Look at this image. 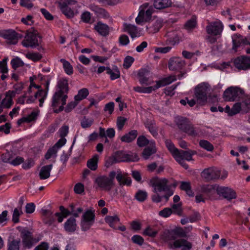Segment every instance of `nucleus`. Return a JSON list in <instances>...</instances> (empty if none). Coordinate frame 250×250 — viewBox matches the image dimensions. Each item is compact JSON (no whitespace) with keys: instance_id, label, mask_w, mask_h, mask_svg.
Segmentation results:
<instances>
[{"instance_id":"nucleus-63","label":"nucleus","mask_w":250,"mask_h":250,"mask_svg":"<svg viewBox=\"0 0 250 250\" xmlns=\"http://www.w3.org/2000/svg\"><path fill=\"white\" fill-rule=\"evenodd\" d=\"M74 190L77 194H81L84 191V186L82 183H77L74 186Z\"/></svg>"},{"instance_id":"nucleus-59","label":"nucleus","mask_w":250,"mask_h":250,"mask_svg":"<svg viewBox=\"0 0 250 250\" xmlns=\"http://www.w3.org/2000/svg\"><path fill=\"white\" fill-rule=\"evenodd\" d=\"M243 98V101L242 102L241 104L243 106L244 105L247 107V109L245 111V112H247L248 111V109L250 108V96H246L245 97H241Z\"/></svg>"},{"instance_id":"nucleus-32","label":"nucleus","mask_w":250,"mask_h":250,"mask_svg":"<svg viewBox=\"0 0 250 250\" xmlns=\"http://www.w3.org/2000/svg\"><path fill=\"white\" fill-rule=\"evenodd\" d=\"M176 78L175 75H170L167 77L157 81L159 87L165 86L167 84H170L173 82L176 81Z\"/></svg>"},{"instance_id":"nucleus-8","label":"nucleus","mask_w":250,"mask_h":250,"mask_svg":"<svg viewBox=\"0 0 250 250\" xmlns=\"http://www.w3.org/2000/svg\"><path fill=\"white\" fill-rule=\"evenodd\" d=\"M20 231L21 232V237L22 239L23 247L24 248L31 249L34 244L40 240L39 239L34 238L32 232L26 228L20 230Z\"/></svg>"},{"instance_id":"nucleus-40","label":"nucleus","mask_w":250,"mask_h":250,"mask_svg":"<svg viewBox=\"0 0 250 250\" xmlns=\"http://www.w3.org/2000/svg\"><path fill=\"white\" fill-rule=\"evenodd\" d=\"M105 221L111 227L114 228V225L119 222L120 219L117 215L107 216L105 218Z\"/></svg>"},{"instance_id":"nucleus-50","label":"nucleus","mask_w":250,"mask_h":250,"mask_svg":"<svg viewBox=\"0 0 250 250\" xmlns=\"http://www.w3.org/2000/svg\"><path fill=\"white\" fill-rule=\"evenodd\" d=\"M171 208L172 210V213L178 215V216H182V209L181 208V205L180 203L173 204Z\"/></svg>"},{"instance_id":"nucleus-7","label":"nucleus","mask_w":250,"mask_h":250,"mask_svg":"<svg viewBox=\"0 0 250 250\" xmlns=\"http://www.w3.org/2000/svg\"><path fill=\"white\" fill-rule=\"evenodd\" d=\"M67 95L55 93L52 100V107L56 113H58L64 109L63 105L66 104Z\"/></svg>"},{"instance_id":"nucleus-23","label":"nucleus","mask_w":250,"mask_h":250,"mask_svg":"<svg viewBox=\"0 0 250 250\" xmlns=\"http://www.w3.org/2000/svg\"><path fill=\"white\" fill-rule=\"evenodd\" d=\"M42 214L44 216V222L48 225H52L55 220V214L49 209H42Z\"/></svg>"},{"instance_id":"nucleus-26","label":"nucleus","mask_w":250,"mask_h":250,"mask_svg":"<svg viewBox=\"0 0 250 250\" xmlns=\"http://www.w3.org/2000/svg\"><path fill=\"white\" fill-rule=\"evenodd\" d=\"M196 151L191 150H189L188 151L179 150L175 157H180V158L183 159V160H186L189 161L192 160V155L196 154Z\"/></svg>"},{"instance_id":"nucleus-62","label":"nucleus","mask_w":250,"mask_h":250,"mask_svg":"<svg viewBox=\"0 0 250 250\" xmlns=\"http://www.w3.org/2000/svg\"><path fill=\"white\" fill-rule=\"evenodd\" d=\"M21 213L17 208H15L13 211L12 215V221L14 223H17L19 222V216Z\"/></svg>"},{"instance_id":"nucleus-45","label":"nucleus","mask_w":250,"mask_h":250,"mask_svg":"<svg viewBox=\"0 0 250 250\" xmlns=\"http://www.w3.org/2000/svg\"><path fill=\"white\" fill-rule=\"evenodd\" d=\"M135 21L138 24H141L142 22L146 21L145 10L144 8H142L140 10L138 17L135 19Z\"/></svg>"},{"instance_id":"nucleus-27","label":"nucleus","mask_w":250,"mask_h":250,"mask_svg":"<svg viewBox=\"0 0 250 250\" xmlns=\"http://www.w3.org/2000/svg\"><path fill=\"white\" fill-rule=\"evenodd\" d=\"M52 164L46 165L42 167L40 171L39 176L42 180H44L48 178L50 175V171L52 168Z\"/></svg>"},{"instance_id":"nucleus-16","label":"nucleus","mask_w":250,"mask_h":250,"mask_svg":"<svg viewBox=\"0 0 250 250\" xmlns=\"http://www.w3.org/2000/svg\"><path fill=\"white\" fill-rule=\"evenodd\" d=\"M232 40L233 44L232 49L235 52L237 51V48L239 47L250 44V42L246 37H244L240 34H236L234 35L232 37Z\"/></svg>"},{"instance_id":"nucleus-2","label":"nucleus","mask_w":250,"mask_h":250,"mask_svg":"<svg viewBox=\"0 0 250 250\" xmlns=\"http://www.w3.org/2000/svg\"><path fill=\"white\" fill-rule=\"evenodd\" d=\"M139 160L138 155L135 153H126L124 151H117L109 157L106 161L107 167L114 164L121 162L137 161Z\"/></svg>"},{"instance_id":"nucleus-43","label":"nucleus","mask_w":250,"mask_h":250,"mask_svg":"<svg viewBox=\"0 0 250 250\" xmlns=\"http://www.w3.org/2000/svg\"><path fill=\"white\" fill-rule=\"evenodd\" d=\"M61 61L63 63L65 72L68 75L72 74L73 73V69L70 63L64 59H61Z\"/></svg>"},{"instance_id":"nucleus-25","label":"nucleus","mask_w":250,"mask_h":250,"mask_svg":"<svg viewBox=\"0 0 250 250\" xmlns=\"http://www.w3.org/2000/svg\"><path fill=\"white\" fill-rule=\"evenodd\" d=\"M64 229L68 232H74L77 228L76 219L73 217H70L64 225Z\"/></svg>"},{"instance_id":"nucleus-30","label":"nucleus","mask_w":250,"mask_h":250,"mask_svg":"<svg viewBox=\"0 0 250 250\" xmlns=\"http://www.w3.org/2000/svg\"><path fill=\"white\" fill-rule=\"evenodd\" d=\"M149 74V71L146 68L139 70L138 73V76L139 77V82L142 84L146 83L148 80V76Z\"/></svg>"},{"instance_id":"nucleus-31","label":"nucleus","mask_w":250,"mask_h":250,"mask_svg":"<svg viewBox=\"0 0 250 250\" xmlns=\"http://www.w3.org/2000/svg\"><path fill=\"white\" fill-rule=\"evenodd\" d=\"M171 2L170 0H154V7L158 9L166 8L170 6Z\"/></svg>"},{"instance_id":"nucleus-19","label":"nucleus","mask_w":250,"mask_h":250,"mask_svg":"<svg viewBox=\"0 0 250 250\" xmlns=\"http://www.w3.org/2000/svg\"><path fill=\"white\" fill-rule=\"evenodd\" d=\"M124 30L125 32H127V33L133 39L136 37H139L141 36V33L138 30V28L134 25L124 23Z\"/></svg>"},{"instance_id":"nucleus-1","label":"nucleus","mask_w":250,"mask_h":250,"mask_svg":"<svg viewBox=\"0 0 250 250\" xmlns=\"http://www.w3.org/2000/svg\"><path fill=\"white\" fill-rule=\"evenodd\" d=\"M185 234L183 230L180 229H166L161 234V239L167 243L171 249H177L183 247L184 249L190 250L192 248L191 243L183 238H178Z\"/></svg>"},{"instance_id":"nucleus-5","label":"nucleus","mask_w":250,"mask_h":250,"mask_svg":"<svg viewBox=\"0 0 250 250\" xmlns=\"http://www.w3.org/2000/svg\"><path fill=\"white\" fill-rule=\"evenodd\" d=\"M41 41V36L38 35V32L34 28L28 31L22 42L23 46L26 47L35 48L39 46Z\"/></svg>"},{"instance_id":"nucleus-10","label":"nucleus","mask_w":250,"mask_h":250,"mask_svg":"<svg viewBox=\"0 0 250 250\" xmlns=\"http://www.w3.org/2000/svg\"><path fill=\"white\" fill-rule=\"evenodd\" d=\"M95 214L94 211L87 210L83 215L81 227L83 231H85L89 229L94 222Z\"/></svg>"},{"instance_id":"nucleus-24","label":"nucleus","mask_w":250,"mask_h":250,"mask_svg":"<svg viewBox=\"0 0 250 250\" xmlns=\"http://www.w3.org/2000/svg\"><path fill=\"white\" fill-rule=\"evenodd\" d=\"M58 87L59 88L55 93L62 95L67 94L69 88L67 80L66 79L60 80L58 83Z\"/></svg>"},{"instance_id":"nucleus-3","label":"nucleus","mask_w":250,"mask_h":250,"mask_svg":"<svg viewBox=\"0 0 250 250\" xmlns=\"http://www.w3.org/2000/svg\"><path fill=\"white\" fill-rule=\"evenodd\" d=\"M175 122L178 128L188 136L193 137L198 136V129L195 127L187 118L181 116L176 117L175 119Z\"/></svg>"},{"instance_id":"nucleus-52","label":"nucleus","mask_w":250,"mask_h":250,"mask_svg":"<svg viewBox=\"0 0 250 250\" xmlns=\"http://www.w3.org/2000/svg\"><path fill=\"white\" fill-rule=\"evenodd\" d=\"M58 149L55 146H53L52 147L49 148L46 153L45 155V158L46 159L48 160L51 158V156H53V155H55V156H56V154L57 152Z\"/></svg>"},{"instance_id":"nucleus-28","label":"nucleus","mask_w":250,"mask_h":250,"mask_svg":"<svg viewBox=\"0 0 250 250\" xmlns=\"http://www.w3.org/2000/svg\"><path fill=\"white\" fill-rule=\"evenodd\" d=\"M116 178L120 186H122L123 185L130 186L131 184V178L126 177V174H122L120 173L117 175Z\"/></svg>"},{"instance_id":"nucleus-51","label":"nucleus","mask_w":250,"mask_h":250,"mask_svg":"<svg viewBox=\"0 0 250 250\" xmlns=\"http://www.w3.org/2000/svg\"><path fill=\"white\" fill-rule=\"evenodd\" d=\"M242 107L243 106L242 105L241 103H235L231 108V113H230V116H233L239 113L241 110L242 109Z\"/></svg>"},{"instance_id":"nucleus-6","label":"nucleus","mask_w":250,"mask_h":250,"mask_svg":"<svg viewBox=\"0 0 250 250\" xmlns=\"http://www.w3.org/2000/svg\"><path fill=\"white\" fill-rule=\"evenodd\" d=\"M209 90V85L203 83L198 85L195 88V97L198 104L204 105L207 101V95Z\"/></svg>"},{"instance_id":"nucleus-34","label":"nucleus","mask_w":250,"mask_h":250,"mask_svg":"<svg viewBox=\"0 0 250 250\" xmlns=\"http://www.w3.org/2000/svg\"><path fill=\"white\" fill-rule=\"evenodd\" d=\"M162 26V22L161 21L157 20L154 22L152 25L150 24L146 26V29L149 33H156L158 32Z\"/></svg>"},{"instance_id":"nucleus-49","label":"nucleus","mask_w":250,"mask_h":250,"mask_svg":"<svg viewBox=\"0 0 250 250\" xmlns=\"http://www.w3.org/2000/svg\"><path fill=\"white\" fill-rule=\"evenodd\" d=\"M26 57L34 62H37L40 60L42 56L39 53H28L26 55Z\"/></svg>"},{"instance_id":"nucleus-42","label":"nucleus","mask_w":250,"mask_h":250,"mask_svg":"<svg viewBox=\"0 0 250 250\" xmlns=\"http://www.w3.org/2000/svg\"><path fill=\"white\" fill-rule=\"evenodd\" d=\"M147 197V193L146 191L139 190L135 195V199L141 202H144Z\"/></svg>"},{"instance_id":"nucleus-37","label":"nucleus","mask_w":250,"mask_h":250,"mask_svg":"<svg viewBox=\"0 0 250 250\" xmlns=\"http://www.w3.org/2000/svg\"><path fill=\"white\" fill-rule=\"evenodd\" d=\"M98 161V156L95 155L92 158L88 160L87 166L92 170H95L97 168V163Z\"/></svg>"},{"instance_id":"nucleus-64","label":"nucleus","mask_w":250,"mask_h":250,"mask_svg":"<svg viewBox=\"0 0 250 250\" xmlns=\"http://www.w3.org/2000/svg\"><path fill=\"white\" fill-rule=\"evenodd\" d=\"M49 248L48 244L45 242H42L37 246L34 250H48Z\"/></svg>"},{"instance_id":"nucleus-41","label":"nucleus","mask_w":250,"mask_h":250,"mask_svg":"<svg viewBox=\"0 0 250 250\" xmlns=\"http://www.w3.org/2000/svg\"><path fill=\"white\" fill-rule=\"evenodd\" d=\"M61 11L62 13L68 18L73 17L74 16V12L70 7H69L66 3H63L61 7Z\"/></svg>"},{"instance_id":"nucleus-20","label":"nucleus","mask_w":250,"mask_h":250,"mask_svg":"<svg viewBox=\"0 0 250 250\" xmlns=\"http://www.w3.org/2000/svg\"><path fill=\"white\" fill-rule=\"evenodd\" d=\"M157 149L154 141H151L149 145L146 147L142 152V156L144 159H148L151 155L155 153Z\"/></svg>"},{"instance_id":"nucleus-48","label":"nucleus","mask_w":250,"mask_h":250,"mask_svg":"<svg viewBox=\"0 0 250 250\" xmlns=\"http://www.w3.org/2000/svg\"><path fill=\"white\" fill-rule=\"evenodd\" d=\"M150 143V141L144 136H140L137 138V144L140 147L144 146L148 144L149 145Z\"/></svg>"},{"instance_id":"nucleus-56","label":"nucleus","mask_w":250,"mask_h":250,"mask_svg":"<svg viewBox=\"0 0 250 250\" xmlns=\"http://www.w3.org/2000/svg\"><path fill=\"white\" fill-rule=\"evenodd\" d=\"M12 158V154L9 151H7L5 153H3L1 156V159L3 162L8 163L10 164L11 162Z\"/></svg>"},{"instance_id":"nucleus-47","label":"nucleus","mask_w":250,"mask_h":250,"mask_svg":"<svg viewBox=\"0 0 250 250\" xmlns=\"http://www.w3.org/2000/svg\"><path fill=\"white\" fill-rule=\"evenodd\" d=\"M158 231L150 227H147L143 232L144 235L148 236L153 238L155 237Z\"/></svg>"},{"instance_id":"nucleus-46","label":"nucleus","mask_w":250,"mask_h":250,"mask_svg":"<svg viewBox=\"0 0 250 250\" xmlns=\"http://www.w3.org/2000/svg\"><path fill=\"white\" fill-rule=\"evenodd\" d=\"M199 145L201 147L209 151H212L214 148L213 145L207 140H201Z\"/></svg>"},{"instance_id":"nucleus-14","label":"nucleus","mask_w":250,"mask_h":250,"mask_svg":"<svg viewBox=\"0 0 250 250\" xmlns=\"http://www.w3.org/2000/svg\"><path fill=\"white\" fill-rule=\"evenodd\" d=\"M217 193L219 196H222L223 198L228 201H231L232 199L236 198V193L232 188L225 187H220L218 185L217 188Z\"/></svg>"},{"instance_id":"nucleus-29","label":"nucleus","mask_w":250,"mask_h":250,"mask_svg":"<svg viewBox=\"0 0 250 250\" xmlns=\"http://www.w3.org/2000/svg\"><path fill=\"white\" fill-rule=\"evenodd\" d=\"M137 135V131L136 130H132L122 136L121 140L122 142L130 143L136 138Z\"/></svg>"},{"instance_id":"nucleus-60","label":"nucleus","mask_w":250,"mask_h":250,"mask_svg":"<svg viewBox=\"0 0 250 250\" xmlns=\"http://www.w3.org/2000/svg\"><path fill=\"white\" fill-rule=\"evenodd\" d=\"M38 115V111H33L27 117H25V118L27 119V123H30L32 121H35L37 119Z\"/></svg>"},{"instance_id":"nucleus-9","label":"nucleus","mask_w":250,"mask_h":250,"mask_svg":"<svg viewBox=\"0 0 250 250\" xmlns=\"http://www.w3.org/2000/svg\"><path fill=\"white\" fill-rule=\"evenodd\" d=\"M224 98L227 101H234L244 96V91L238 87H230L224 92Z\"/></svg>"},{"instance_id":"nucleus-57","label":"nucleus","mask_w":250,"mask_h":250,"mask_svg":"<svg viewBox=\"0 0 250 250\" xmlns=\"http://www.w3.org/2000/svg\"><path fill=\"white\" fill-rule=\"evenodd\" d=\"M134 61V59L131 56H127L124 60L123 66L125 68H128Z\"/></svg>"},{"instance_id":"nucleus-36","label":"nucleus","mask_w":250,"mask_h":250,"mask_svg":"<svg viewBox=\"0 0 250 250\" xmlns=\"http://www.w3.org/2000/svg\"><path fill=\"white\" fill-rule=\"evenodd\" d=\"M91 9L97 13L99 16L101 17V18L107 19L109 17V15L108 12L102 8H99L94 5L91 6Z\"/></svg>"},{"instance_id":"nucleus-35","label":"nucleus","mask_w":250,"mask_h":250,"mask_svg":"<svg viewBox=\"0 0 250 250\" xmlns=\"http://www.w3.org/2000/svg\"><path fill=\"white\" fill-rule=\"evenodd\" d=\"M89 94L88 90L86 88H83L79 90L78 94L75 96V101L79 102L82 100L85 99Z\"/></svg>"},{"instance_id":"nucleus-15","label":"nucleus","mask_w":250,"mask_h":250,"mask_svg":"<svg viewBox=\"0 0 250 250\" xmlns=\"http://www.w3.org/2000/svg\"><path fill=\"white\" fill-rule=\"evenodd\" d=\"M95 182L100 188L106 191H110L114 185V183H112L108 177L104 175L97 177Z\"/></svg>"},{"instance_id":"nucleus-55","label":"nucleus","mask_w":250,"mask_h":250,"mask_svg":"<svg viewBox=\"0 0 250 250\" xmlns=\"http://www.w3.org/2000/svg\"><path fill=\"white\" fill-rule=\"evenodd\" d=\"M7 60V58H4L1 61H0V72L3 74L7 73L8 72Z\"/></svg>"},{"instance_id":"nucleus-53","label":"nucleus","mask_w":250,"mask_h":250,"mask_svg":"<svg viewBox=\"0 0 250 250\" xmlns=\"http://www.w3.org/2000/svg\"><path fill=\"white\" fill-rule=\"evenodd\" d=\"M93 123V119H89L84 117L81 122V126L83 128H88L91 126Z\"/></svg>"},{"instance_id":"nucleus-61","label":"nucleus","mask_w":250,"mask_h":250,"mask_svg":"<svg viewBox=\"0 0 250 250\" xmlns=\"http://www.w3.org/2000/svg\"><path fill=\"white\" fill-rule=\"evenodd\" d=\"M126 121V119L123 117L120 116L118 117L117 125L119 130L122 129Z\"/></svg>"},{"instance_id":"nucleus-11","label":"nucleus","mask_w":250,"mask_h":250,"mask_svg":"<svg viewBox=\"0 0 250 250\" xmlns=\"http://www.w3.org/2000/svg\"><path fill=\"white\" fill-rule=\"evenodd\" d=\"M0 36L6 40V42L9 44H16L19 39L22 36L13 30H8L2 31Z\"/></svg>"},{"instance_id":"nucleus-39","label":"nucleus","mask_w":250,"mask_h":250,"mask_svg":"<svg viewBox=\"0 0 250 250\" xmlns=\"http://www.w3.org/2000/svg\"><path fill=\"white\" fill-rule=\"evenodd\" d=\"M165 144L167 147L171 152L173 157L174 158L176 154H177V153L179 150L174 146L173 144L169 140H166L165 141Z\"/></svg>"},{"instance_id":"nucleus-13","label":"nucleus","mask_w":250,"mask_h":250,"mask_svg":"<svg viewBox=\"0 0 250 250\" xmlns=\"http://www.w3.org/2000/svg\"><path fill=\"white\" fill-rule=\"evenodd\" d=\"M234 66L239 70L250 69V57L241 56L237 57L233 61Z\"/></svg>"},{"instance_id":"nucleus-21","label":"nucleus","mask_w":250,"mask_h":250,"mask_svg":"<svg viewBox=\"0 0 250 250\" xmlns=\"http://www.w3.org/2000/svg\"><path fill=\"white\" fill-rule=\"evenodd\" d=\"M98 33L103 37H106L109 34V27L101 21H98L94 27Z\"/></svg>"},{"instance_id":"nucleus-58","label":"nucleus","mask_w":250,"mask_h":250,"mask_svg":"<svg viewBox=\"0 0 250 250\" xmlns=\"http://www.w3.org/2000/svg\"><path fill=\"white\" fill-rule=\"evenodd\" d=\"M131 240L134 243L140 246L142 245L144 241L143 238L139 235H135L133 236L131 238Z\"/></svg>"},{"instance_id":"nucleus-33","label":"nucleus","mask_w":250,"mask_h":250,"mask_svg":"<svg viewBox=\"0 0 250 250\" xmlns=\"http://www.w3.org/2000/svg\"><path fill=\"white\" fill-rule=\"evenodd\" d=\"M21 239L18 238L15 239L12 238L11 240H9L7 244V250H20Z\"/></svg>"},{"instance_id":"nucleus-38","label":"nucleus","mask_w":250,"mask_h":250,"mask_svg":"<svg viewBox=\"0 0 250 250\" xmlns=\"http://www.w3.org/2000/svg\"><path fill=\"white\" fill-rule=\"evenodd\" d=\"M106 73L110 75L112 80L118 79L120 77V71L116 66L113 69H111L109 67H106Z\"/></svg>"},{"instance_id":"nucleus-17","label":"nucleus","mask_w":250,"mask_h":250,"mask_svg":"<svg viewBox=\"0 0 250 250\" xmlns=\"http://www.w3.org/2000/svg\"><path fill=\"white\" fill-rule=\"evenodd\" d=\"M186 65L184 60L180 57H172L168 62V68L170 70H180Z\"/></svg>"},{"instance_id":"nucleus-12","label":"nucleus","mask_w":250,"mask_h":250,"mask_svg":"<svg viewBox=\"0 0 250 250\" xmlns=\"http://www.w3.org/2000/svg\"><path fill=\"white\" fill-rule=\"evenodd\" d=\"M221 172L216 167H211L205 168L201 173V176L207 181L218 179Z\"/></svg>"},{"instance_id":"nucleus-44","label":"nucleus","mask_w":250,"mask_h":250,"mask_svg":"<svg viewBox=\"0 0 250 250\" xmlns=\"http://www.w3.org/2000/svg\"><path fill=\"white\" fill-rule=\"evenodd\" d=\"M11 64L12 68L15 70L19 67L23 66L24 64V62L19 57L13 59L11 61Z\"/></svg>"},{"instance_id":"nucleus-54","label":"nucleus","mask_w":250,"mask_h":250,"mask_svg":"<svg viewBox=\"0 0 250 250\" xmlns=\"http://www.w3.org/2000/svg\"><path fill=\"white\" fill-rule=\"evenodd\" d=\"M172 213L171 208H166L159 212V215L163 217H168Z\"/></svg>"},{"instance_id":"nucleus-4","label":"nucleus","mask_w":250,"mask_h":250,"mask_svg":"<svg viewBox=\"0 0 250 250\" xmlns=\"http://www.w3.org/2000/svg\"><path fill=\"white\" fill-rule=\"evenodd\" d=\"M151 186L153 188L154 193H159L164 191L170 192L172 186L175 187L176 184H172L169 180L166 178L160 179L154 178L150 180Z\"/></svg>"},{"instance_id":"nucleus-18","label":"nucleus","mask_w":250,"mask_h":250,"mask_svg":"<svg viewBox=\"0 0 250 250\" xmlns=\"http://www.w3.org/2000/svg\"><path fill=\"white\" fill-rule=\"evenodd\" d=\"M223 30V25L220 22H214L207 26L208 34L217 35L221 34Z\"/></svg>"},{"instance_id":"nucleus-22","label":"nucleus","mask_w":250,"mask_h":250,"mask_svg":"<svg viewBox=\"0 0 250 250\" xmlns=\"http://www.w3.org/2000/svg\"><path fill=\"white\" fill-rule=\"evenodd\" d=\"M217 187L218 185L216 184L213 185H203L201 187L200 191L208 197H210L214 194L215 190L217 191Z\"/></svg>"}]
</instances>
